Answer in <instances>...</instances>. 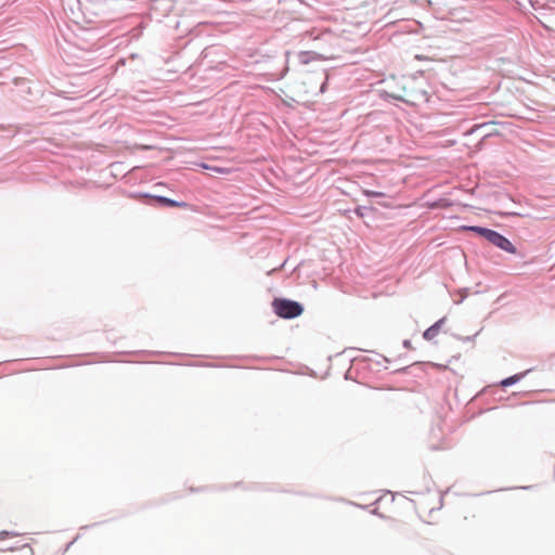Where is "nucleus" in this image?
<instances>
[{
  "instance_id": "f257e3e1",
  "label": "nucleus",
  "mask_w": 555,
  "mask_h": 555,
  "mask_svg": "<svg viewBox=\"0 0 555 555\" xmlns=\"http://www.w3.org/2000/svg\"><path fill=\"white\" fill-rule=\"evenodd\" d=\"M327 75L321 67L306 69L301 73V85L307 93H321L324 90Z\"/></svg>"
},
{
  "instance_id": "f03ea898",
  "label": "nucleus",
  "mask_w": 555,
  "mask_h": 555,
  "mask_svg": "<svg viewBox=\"0 0 555 555\" xmlns=\"http://www.w3.org/2000/svg\"><path fill=\"white\" fill-rule=\"evenodd\" d=\"M272 306L274 312L284 319L299 317L304 311L300 304L288 299H274Z\"/></svg>"
},
{
  "instance_id": "7ed1b4c3",
  "label": "nucleus",
  "mask_w": 555,
  "mask_h": 555,
  "mask_svg": "<svg viewBox=\"0 0 555 555\" xmlns=\"http://www.w3.org/2000/svg\"><path fill=\"white\" fill-rule=\"evenodd\" d=\"M487 241L501 248L502 250H505L509 254H516V247L509 242V240L496 231L491 230L490 233H488Z\"/></svg>"
},
{
  "instance_id": "20e7f679",
  "label": "nucleus",
  "mask_w": 555,
  "mask_h": 555,
  "mask_svg": "<svg viewBox=\"0 0 555 555\" xmlns=\"http://www.w3.org/2000/svg\"><path fill=\"white\" fill-rule=\"evenodd\" d=\"M144 197H150V198L158 202L159 204H162L164 206H168V207H179V208H189L190 207V205L185 202H177V201L170 199L165 196L144 195Z\"/></svg>"
},
{
  "instance_id": "39448f33",
  "label": "nucleus",
  "mask_w": 555,
  "mask_h": 555,
  "mask_svg": "<svg viewBox=\"0 0 555 555\" xmlns=\"http://www.w3.org/2000/svg\"><path fill=\"white\" fill-rule=\"evenodd\" d=\"M446 322V318H442L440 320H438L434 325H431L430 327H428L424 333H423V337L424 339L426 340H433L435 337H437V335L440 333L443 324Z\"/></svg>"
},
{
  "instance_id": "423d86ee",
  "label": "nucleus",
  "mask_w": 555,
  "mask_h": 555,
  "mask_svg": "<svg viewBox=\"0 0 555 555\" xmlns=\"http://www.w3.org/2000/svg\"><path fill=\"white\" fill-rule=\"evenodd\" d=\"M464 230H467V231H473L477 234H479L480 236L485 237L487 240L488 237V233H490V229H487V228H482V227H476V225H472V227H463Z\"/></svg>"
},
{
  "instance_id": "0eeeda50",
  "label": "nucleus",
  "mask_w": 555,
  "mask_h": 555,
  "mask_svg": "<svg viewBox=\"0 0 555 555\" xmlns=\"http://www.w3.org/2000/svg\"><path fill=\"white\" fill-rule=\"evenodd\" d=\"M520 375H514V376H511L508 378H505L504 380H502V386H509L516 382H518L520 379Z\"/></svg>"
},
{
  "instance_id": "6e6552de",
  "label": "nucleus",
  "mask_w": 555,
  "mask_h": 555,
  "mask_svg": "<svg viewBox=\"0 0 555 555\" xmlns=\"http://www.w3.org/2000/svg\"><path fill=\"white\" fill-rule=\"evenodd\" d=\"M426 206L428 208H433L434 209V208L446 207V204L442 201H440V202L428 203V204H426Z\"/></svg>"
},
{
  "instance_id": "1a4fd4ad",
  "label": "nucleus",
  "mask_w": 555,
  "mask_h": 555,
  "mask_svg": "<svg viewBox=\"0 0 555 555\" xmlns=\"http://www.w3.org/2000/svg\"><path fill=\"white\" fill-rule=\"evenodd\" d=\"M366 195L369 196H376V197H380V196H385V194L383 192H376V191H365Z\"/></svg>"
},
{
  "instance_id": "9d476101",
  "label": "nucleus",
  "mask_w": 555,
  "mask_h": 555,
  "mask_svg": "<svg viewBox=\"0 0 555 555\" xmlns=\"http://www.w3.org/2000/svg\"><path fill=\"white\" fill-rule=\"evenodd\" d=\"M433 366L437 370H446L447 369V365L438 364V363H434Z\"/></svg>"
},
{
  "instance_id": "9b49d317",
  "label": "nucleus",
  "mask_w": 555,
  "mask_h": 555,
  "mask_svg": "<svg viewBox=\"0 0 555 555\" xmlns=\"http://www.w3.org/2000/svg\"><path fill=\"white\" fill-rule=\"evenodd\" d=\"M403 345H404L405 348L412 349V344H411L410 340H404Z\"/></svg>"
},
{
  "instance_id": "f8f14e48",
  "label": "nucleus",
  "mask_w": 555,
  "mask_h": 555,
  "mask_svg": "<svg viewBox=\"0 0 555 555\" xmlns=\"http://www.w3.org/2000/svg\"><path fill=\"white\" fill-rule=\"evenodd\" d=\"M214 170L217 171V172H224V170L221 169V168H214Z\"/></svg>"
}]
</instances>
